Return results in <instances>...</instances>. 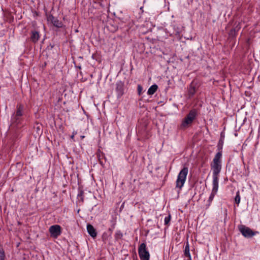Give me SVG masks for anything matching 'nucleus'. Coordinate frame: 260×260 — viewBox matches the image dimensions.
Listing matches in <instances>:
<instances>
[{
	"label": "nucleus",
	"instance_id": "15",
	"mask_svg": "<svg viewBox=\"0 0 260 260\" xmlns=\"http://www.w3.org/2000/svg\"><path fill=\"white\" fill-rule=\"evenodd\" d=\"M184 254L186 256L188 257L189 259L191 258V255L189 252V246L188 243H187V244L185 245L184 249Z\"/></svg>",
	"mask_w": 260,
	"mask_h": 260
},
{
	"label": "nucleus",
	"instance_id": "5",
	"mask_svg": "<svg viewBox=\"0 0 260 260\" xmlns=\"http://www.w3.org/2000/svg\"><path fill=\"white\" fill-rule=\"evenodd\" d=\"M49 231L51 236L56 238L61 234V227L57 224L51 225L49 229Z\"/></svg>",
	"mask_w": 260,
	"mask_h": 260
},
{
	"label": "nucleus",
	"instance_id": "19",
	"mask_svg": "<svg viewBox=\"0 0 260 260\" xmlns=\"http://www.w3.org/2000/svg\"><path fill=\"white\" fill-rule=\"evenodd\" d=\"M240 29V27H239L238 26H237L235 28H234V31H238L239 29Z\"/></svg>",
	"mask_w": 260,
	"mask_h": 260
},
{
	"label": "nucleus",
	"instance_id": "1",
	"mask_svg": "<svg viewBox=\"0 0 260 260\" xmlns=\"http://www.w3.org/2000/svg\"><path fill=\"white\" fill-rule=\"evenodd\" d=\"M222 154L221 152H219L215 155L213 163L211 165L212 170L213 171V181L212 182L218 183L219 178L218 175L221 169V158Z\"/></svg>",
	"mask_w": 260,
	"mask_h": 260
},
{
	"label": "nucleus",
	"instance_id": "13",
	"mask_svg": "<svg viewBox=\"0 0 260 260\" xmlns=\"http://www.w3.org/2000/svg\"><path fill=\"white\" fill-rule=\"evenodd\" d=\"M157 88H158L157 85L156 84H154V85L151 86L147 91L148 94H149V95L153 94L157 90Z\"/></svg>",
	"mask_w": 260,
	"mask_h": 260
},
{
	"label": "nucleus",
	"instance_id": "17",
	"mask_svg": "<svg viewBox=\"0 0 260 260\" xmlns=\"http://www.w3.org/2000/svg\"><path fill=\"white\" fill-rule=\"evenodd\" d=\"M5 258V253L4 250L0 245V260H4Z\"/></svg>",
	"mask_w": 260,
	"mask_h": 260
},
{
	"label": "nucleus",
	"instance_id": "2",
	"mask_svg": "<svg viewBox=\"0 0 260 260\" xmlns=\"http://www.w3.org/2000/svg\"><path fill=\"white\" fill-rule=\"evenodd\" d=\"M188 168H183L178 175L177 179L176 182V187L180 190L184 185L186 181V176L188 174Z\"/></svg>",
	"mask_w": 260,
	"mask_h": 260
},
{
	"label": "nucleus",
	"instance_id": "11",
	"mask_svg": "<svg viewBox=\"0 0 260 260\" xmlns=\"http://www.w3.org/2000/svg\"><path fill=\"white\" fill-rule=\"evenodd\" d=\"M197 115V112L195 110H191L189 113L187 114L186 118L190 120L191 122L195 119Z\"/></svg>",
	"mask_w": 260,
	"mask_h": 260
},
{
	"label": "nucleus",
	"instance_id": "6",
	"mask_svg": "<svg viewBox=\"0 0 260 260\" xmlns=\"http://www.w3.org/2000/svg\"><path fill=\"white\" fill-rule=\"evenodd\" d=\"M213 188L209 198V202L210 203L213 201L214 196L216 194L218 189V183L212 182Z\"/></svg>",
	"mask_w": 260,
	"mask_h": 260
},
{
	"label": "nucleus",
	"instance_id": "22",
	"mask_svg": "<svg viewBox=\"0 0 260 260\" xmlns=\"http://www.w3.org/2000/svg\"><path fill=\"white\" fill-rule=\"evenodd\" d=\"M81 139H83L84 138V136H81Z\"/></svg>",
	"mask_w": 260,
	"mask_h": 260
},
{
	"label": "nucleus",
	"instance_id": "14",
	"mask_svg": "<svg viewBox=\"0 0 260 260\" xmlns=\"http://www.w3.org/2000/svg\"><path fill=\"white\" fill-rule=\"evenodd\" d=\"M39 34L38 31H32L31 36V40L34 42H36L39 39Z\"/></svg>",
	"mask_w": 260,
	"mask_h": 260
},
{
	"label": "nucleus",
	"instance_id": "21",
	"mask_svg": "<svg viewBox=\"0 0 260 260\" xmlns=\"http://www.w3.org/2000/svg\"><path fill=\"white\" fill-rule=\"evenodd\" d=\"M74 137V134H73V135L71 136V138L73 139Z\"/></svg>",
	"mask_w": 260,
	"mask_h": 260
},
{
	"label": "nucleus",
	"instance_id": "20",
	"mask_svg": "<svg viewBox=\"0 0 260 260\" xmlns=\"http://www.w3.org/2000/svg\"><path fill=\"white\" fill-rule=\"evenodd\" d=\"M139 90V93H140V90L141 89V87L140 86H138Z\"/></svg>",
	"mask_w": 260,
	"mask_h": 260
},
{
	"label": "nucleus",
	"instance_id": "9",
	"mask_svg": "<svg viewBox=\"0 0 260 260\" xmlns=\"http://www.w3.org/2000/svg\"><path fill=\"white\" fill-rule=\"evenodd\" d=\"M87 230L88 234L91 236L92 238H95L96 237L97 233L95 231V229L93 226L91 224L87 225Z\"/></svg>",
	"mask_w": 260,
	"mask_h": 260
},
{
	"label": "nucleus",
	"instance_id": "10",
	"mask_svg": "<svg viewBox=\"0 0 260 260\" xmlns=\"http://www.w3.org/2000/svg\"><path fill=\"white\" fill-rule=\"evenodd\" d=\"M22 111L23 107L21 105L19 106L17 108L16 113L13 115V118L16 119V121L22 115Z\"/></svg>",
	"mask_w": 260,
	"mask_h": 260
},
{
	"label": "nucleus",
	"instance_id": "18",
	"mask_svg": "<svg viewBox=\"0 0 260 260\" xmlns=\"http://www.w3.org/2000/svg\"><path fill=\"white\" fill-rule=\"evenodd\" d=\"M170 221V216L166 217L165 218V224H168Z\"/></svg>",
	"mask_w": 260,
	"mask_h": 260
},
{
	"label": "nucleus",
	"instance_id": "16",
	"mask_svg": "<svg viewBox=\"0 0 260 260\" xmlns=\"http://www.w3.org/2000/svg\"><path fill=\"white\" fill-rule=\"evenodd\" d=\"M235 202L238 205H239L240 202V196L239 191H238L236 193V196L235 198Z\"/></svg>",
	"mask_w": 260,
	"mask_h": 260
},
{
	"label": "nucleus",
	"instance_id": "12",
	"mask_svg": "<svg viewBox=\"0 0 260 260\" xmlns=\"http://www.w3.org/2000/svg\"><path fill=\"white\" fill-rule=\"evenodd\" d=\"M191 122L187 119L186 117L183 120L181 124V127L182 128H185L188 127L191 124Z\"/></svg>",
	"mask_w": 260,
	"mask_h": 260
},
{
	"label": "nucleus",
	"instance_id": "8",
	"mask_svg": "<svg viewBox=\"0 0 260 260\" xmlns=\"http://www.w3.org/2000/svg\"><path fill=\"white\" fill-rule=\"evenodd\" d=\"M123 84L121 82L116 83V91L117 92L118 97L121 96L124 93Z\"/></svg>",
	"mask_w": 260,
	"mask_h": 260
},
{
	"label": "nucleus",
	"instance_id": "3",
	"mask_svg": "<svg viewBox=\"0 0 260 260\" xmlns=\"http://www.w3.org/2000/svg\"><path fill=\"white\" fill-rule=\"evenodd\" d=\"M139 254L141 260H149L150 254L146 250V245L145 243H142L138 249Z\"/></svg>",
	"mask_w": 260,
	"mask_h": 260
},
{
	"label": "nucleus",
	"instance_id": "4",
	"mask_svg": "<svg viewBox=\"0 0 260 260\" xmlns=\"http://www.w3.org/2000/svg\"><path fill=\"white\" fill-rule=\"evenodd\" d=\"M239 230L245 237H251L254 235V233L250 228L245 225H239Z\"/></svg>",
	"mask_w": 260,
	"mask_h": 260
},
{
	"label": "nucleus",
	"instance_id": "7",
	"mask_svg": "<svg viewBox=\"0 0 260 260\" xmlns=\"http://www.w3.org/2000/svg\"><path fill=\"white\" fill-rule=\"evenodd\" d=\"M48 21L51 22L54 26L57 27H61L62 26L61 22L59 21L57 19L55 18L52 15H50L47 18Z\"/></svg>",
	"mask_w": 260,
	"mask_h": 260
}]
</instances>
